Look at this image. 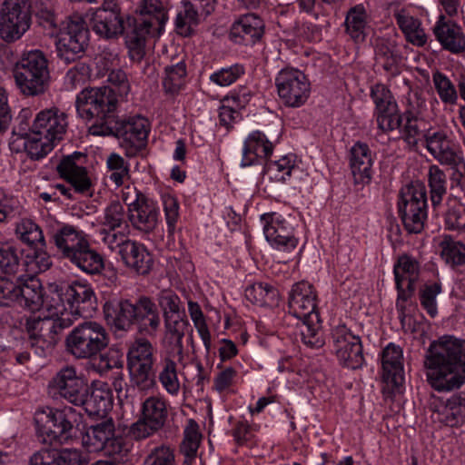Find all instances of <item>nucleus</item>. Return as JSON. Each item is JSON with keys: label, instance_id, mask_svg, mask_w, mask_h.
I'll return each mask as SVG.
<instances>
[{"label": "nucleus", "instance_id": "nucleus-1", "mask_svg": "<svg viewBox=\"0 0 465 465\" xmlns=\"http://www.w3.org/2000/svg\"><path fill=\"white\" fill-rule=\"evenodd\" d=\"M424 366L429 385L436 391L450 392L465 383L464 341L445 335L430 343Z\"/></svg>", "mask_w": 465, "mask_h": 465}, {"label": "nucleus", "instance_id": "nucleus-2", "mask_svg": "<svg viewBox=\"0 0 465 465\" xmlns=\"http://www.w3.org/2000/svg\"><path fill=\"white\" fill-rule=\"evenodd\" d=\"M137 12L136 17L128 18L125 44L130 58L139 62L144 55L146 37L161 35L167 15L159 0H140Z\"/></svg>", "mask_w": 465, "mask_h": 465}, {"label": "nucleus", "instance_id": "nucleus-3", "mask_svg": "<svg viewBox=\"0 0 465 465\" xmlns=\"http://www.w3.org/2000/svg\"><path fill=\"white\" fill-rule=\"evenodd\" d=\"M117 106V94L110 86L84 88L75 100L77 114L90 123L89 132L93 135H102L100 131L111 124Z\"/></svg>", "mask_w": 465, "mask_h": 465}, {"label": "nucleus", "instance_id": "nucleus-4", "mask_svg": "<svg viewBox=\"0 0 465 465\" xmlns=\"http://www.w3.org/2000/svg\"><path fill=\"white\" fill-rule=\"evenodd\" d=\"M53 241L64 258L87 274H97L104 269V259L91 248L82 232L64 226L53 235Z\"/></svg>", "mask_w": 465, "mask_h": 465}, {"label": "nucleus", "instance_id": "nucleus-5", "mask_svg": "<svg viewBox=\"0 0 465 465\" xmlns=\"http://www.w3.org/2000/svg\"><path fill=\"white\" fill-rule=\"evenodd\" d=\"M13 74L17 88L25 96L41 95L49 87L48 60L40 50L24 53L15 63Z\"/></svg>", "mask_w": 465, "mask_h": 465}, {"label": "nucleus", "instance_id": "nucleus-6", "mask_svg": "<svg viewBox=\"0 0 465 465\" xmlns=\"http://www.w3.org/2000/svg\"><path fill=\"white\" fill-rule=\"evenodd\" d=\"M151 130L149 120L141 114L114 118L109 126H104L101 136H114L126 157L136 156L146 145Z\"/></svg>", "mask_w": 465, "mask_h": 465}, {"label": "nucleus", "instance_id": "nucleus-7", "mask_svg": "<svg viewBox=\"0 0 465 465\" xmlns=\"http://www.w3.org/2000/svg\"><path fill=\"white\" fill-rule=\"evenodd\" d=\"M50 302L56 307L62 306L63 314L72 320V324L80 316L89 315L95 308L96 297L92 286L87 282L74 281L51 286Z\"/></svg>", "mask_w": 465, "mask_h": 465}, {"label": "nucleus", "instance_id": "nucleus-8", "mask_svg": "<svg viewBox=\"0 0 465 465\" xmlns=\"http://www.w3.org/2000/svg\"><path fill=\"white\" fill-rule=\"evenodd\" d=\"M110 343V334L104 324L85 321L75 326L65 339L66 351L75 359H93Z\"/></svg>", "mask_w": 465, "mask_h": 465}, {"label": "nucleus", "instance_id": "nucleus-9", "mask_svg": "<svg viewBox=\"0 0 465 465\" xmlns=\"http://www.w3.org/2000/svg\"><path fill=\"white\" fill-rule=\"evenodd\" d=\"M32 111L29 108L21 110L17 116L18 124L14 127L10 140L12 152L25 153L28 158L38 161L45 158L55 146V143L43 134H35L30 126Z\"/></svg>", "mask_w": 465, "mask_h": 465}, {"label": "nucleus", "instance_id": "nucleus-10", "mask_svg": "<svg viewBox=\"0 0 465 465\" xmlns=\"http://www.w3.org/2000/svg\"><path fill=\"white\" fill-rule=\"evenodd\" d=\"M158 302L164 318L166 338L173 347V357L180 361L183 351V339L188 325L181 299L172 291H163L159 295Z\"/></svg>", "mask_w": 465, "mask_h": 465}, {"label": "nucleus", "instance_id": "nucleus-11", "mask_svg": "<svg viewBox=\"0 0 465 465\" xmlns=\"http://www.w3.org/2000/svg\"><path fill=\"white\" fill-rule=\"evenodd\" d=\"M403 226L409 233H419L427 219V193L425 186L415 183L403 187L398 202Z\"/></svg>", "mask_w": 465, "mask_h": 465}, {"label": "nucleus", "instance_id": "nucleus-12", "mask_svg": "<svg viewBox=\"0 0 465 465\" xmlns=\"http://www.w3.org/2000/svg\"><path fill=\"white\" fill-rule=\"evenodd\" d=\"M155 349L144 339H137L129 348L127 360L132 383L141 391L154 387L155 372L153 371Z\"/></svg>", "mask_w": 465, "mask_h": 465}, {"label": "nucleus", "instance_id": "nucleus-13", "mask_svg": "<svg viewBox=\"0 0 465 465\" xmlns=\"http://www.w3.org/2000/svg\"><path fill=\"white\" fill-rule=\"evenodd\" d=\"M31 11L28 0H5L0 11V36L12 43L29 29Z\"/></svg>", "mask_w": 465, "mask_h": 465}, {"label": "nucleus", "instance_id": "nucleus-14", "mask_svg": "<svg viewBox=\"0 0 465 465\" xmlns=\"http://www.w3.org/2000/svg\"><path fill=\"white\" fill-rule=\"evenodd\" d=\"M88 41L89 30L86 21L81 16L74 15L60 31L56 42L57 54L67 64L74 62L84 53Z\"/></svg>", "mask_w": 465, "mask_h": 465}, {"label": "nucleus", "instance_id": "nucleus-15", "mask_svg": "<svg viewBox=\"0 0 465 465\" xmlns=\"http://www.w3.org/2000/svg\"><path fill=\"white\" fill-rule=\"evenodd\" d=\"M275 84L281 101L288 107L296 108L303 105L311 94L310 81L298 69L281 70L275 78Z\"/></svg>", "mask_w": 465, "mask_h": 465}, {"label": "nucleus", "instance_id": "nucleus-16", "mask_svg": "<svg viewBox=\"0 0 465 465\" xmlns=\"http://www.w3.org/2000/svg\"><path fill=\"white\" fill-rule=\"evenodd\" d=\"M49 393L76 405L88 390V381L74 366L59 370L48 383Z\"/></svg>", "mask_w": 465, "mask_h": 465}, {"label": "nucleus", "instance_id": "nucleus-17", "mask_svg": "<svg viewBox=\"0 0 465 465\" xmlns=\"http://www.w3.org/2000/svg\"><path fill=\"white\" fill-rule=\"evenodd\" d=\"M77 420V413L73 407L65 406L62 409L43 411L36 417V422L41 425L40 430L45 434L48 440L63 442L69 438V434Z\"/></svg>", "mask_w": 465, "mask_h": 465}, {"label": "nucleus", "instance_id": "nucleus-18", "mask_svg": "<svg viewBox=\"0 0 465 465\" xmlns=\"http://www.w3.org/2000/svg\"><path fill=\"white\" fill-rule=\"evenodd\" d=\"M333 350L339 363L348 369L357 370L364 364L361 338L345 325H338L331 331Z\"/></svg>", "mask_w": 465, "mask_h": 465}, {"label": "nucleus", "instance_id": "nucleus-19", "mask_svg": "<svg viewBox=\"0 0 465 465\" xmlns=\"http://www.w3.org/2000/svg\"><path fill=\"white\" fill-rule=\"evenodd\" d=\"M263 233L270 245L280 252H291L296 249L299 240L294 235L291 223L282 214L268 213L261 216Z\"/></svg>", "mask_w": 465, "mask_h": 465}, {"label": "nucleus", "instance_id": "nucleus-20", "mask_svg": "<svg viewBox=\"0 0 465 465\" xmlns=\"http://www.w3.org/2000/svg\"><path fill=\"white\" fill-rule=\"evenodd\" d=\"M370 95L375 104L374 116L378 128L382 133L398 129L401 116L398 114V105L391 90L378 83L371 86Z\"/></svg>", "mask_w": 465, "mask_h": 465}, {"label": "nucleus", "instance_id": "nucleus-21", "mask_svg": "<svg viewBox=\"0 0 465 465\" xmlns=\"http://www.w3.org/2000/svg\"><path fill=\"white\" fill-rule=\"evenodd\" d=\"M64 309L53 302H46V314L43 317L33 316L26 321V330L29 336H41L47 339H58L57 334L72 326V320L67 314H63Z\"/></svg>", "mask_w": 465, "mask_h": 465}, {"label": "nucleus", "instance_id": "nucleus-22", "mask_svg": "<svg viewBox=\"0 0 465 465\" xmlns=\"http://www.w3.org/2000/svg\"><path fill=\"white\" fill-rule=\"evenodd\" d=\"M83 447L88 452L104 451L114 455L122 451V440L114 436V424L112 420L102 421L86 429L82 437Z\"/></svg>", "mask_w": 465, "mask_h": 465}, {"label": "nucleus", "instance_id": "nucleus-23", "mask_svg": "<svg viewBox=\"0 0 465 465\" xmlns=\"http://www.w3.org/2000/svg\"><path fill=\"white\" fill-rule=\"evenodd\" d=\"M30 126L35 134H43L57 143L66 134L68 116L57 107L46 108L38 112L34 119L30 120Z\"/></svg>", "mask_w": 465, "mask_h": 465}, {"label": "nucleus", "instance_id": "nucleus-24", "mask_svg": "<svg viewBox=\"0 0 465 465\" xmlns=\"http://www.w3.org/2000/svg\"><path fill=\"white\" fill-rule=\"evenodd\" d=\"M423 145L430 155L441 164L457 165L462 162L460 153L448 133L442 129H429L423 135Z\"/></svg>", "mask_w": 465, "mask_h": 465}, {"label": "nucleus", "instance_id": "nucleus-25", "mask_svg": "<svg viewBox=\"0 0 465 465\" xmlns=\"http://www.w3.org/2000/svg\"><path fill=\"white\" fill-rule=\"evenodd\" d=\"M431 419L445 426L459 427L465 422V402L458 396H451L443 400L440 397H431L430 402Z\"/></svg>", "mask_w": 465, "mask_h": 465}, {"label": "nucleus", "instance_id": "nucleus-26", "mask_svg": "<svg viewBox=\"0 0 465 465\" xmlns=\"http://www.w3.org/2000/svg\"><path fill=\"white\" fill-rule=\"evenodd\" d=\"M288 308L298 320L308 319L317 311V293L314 287L308 282H299L292 285L288 301Z\"/></svg>", "mask_w": 465, "mask_h": 465}, {"label": "nucleus", "instance_id": "nucleus-27", "mask_svg": "<svg viewBox=\"0 0 465 465\" xmlns=\"http://www.w3.org/2000/svg\"><path fill=\"white\" fill-rule=\"evenodd\" d=\"M128 205V218L134 228L143 232H151L156 228L159 217L156 203L137 194L136 199Z\"/></svg>", "mask_w": 465, "mask_h": 465}, {"label": "nucleus", "instance_id": "nucleus-28", "mask_svg": "<svg viewBox=\"0 0 465 465\" xmlns=\"http://www.w3.org/2000/svg\"><path fill=\"white\" fill-rule=\"evenodd\" d=\"M85 17L93 31L106 39L115 37L124 30V20L117 9L99 8L87 13Z\"/></svg>", "mask_w": 465, "mask_h": 465}, {"label": "nucleus", "instance_id": "nucleus-29", "mask_svg": "<svg viewBox=\"0 0 465 465\" xmlns=\"http://www.w3.org/2000/svg\"><path fill=\"white\" fill-rule=\"evenodd\" d=\"M83 157L84 155L81 153H74L64 157L57 165V171L61 177L70 183L74 192L80 193H88L92 186V182L85 167L77 163V161Z\"/></svg>", "mask_w": 465, "mask_h": 465}, {"label": "nucleus", "instance_id": "nucleus-30", "mask_svg": "<svg viewBox=\"0 0 465 465\" xmlns=\"http://www.w3.org/2000/svg\"><path fill=\"white\" fill-rule=\"evenodd\" d=\"M76 403L90 417H104L112 408V394L105 383L88 385V390Z\"/></svg>", "mask_w": 465, "mask_h": 465}, {"label": "nucleus", "instance_id": "nucleus-31", "mask_svg": "<svg viewBox=\"0 0 465 465\" xmlns=\"http://www.w3.org/2000/svg\"><path fill=\"white\" fill-rule=\"evenodd\" d=\"M350 168L357 184H368L372 176L373 153L369 145L355 143L350 149Z\"/></svg>", "mask_w": 465, "mask_h": 465}, {"label": "nucleus", "instance_id": "nucleus-32", "mask_svg": "<svg viewBox=\"0 0 465 465\" xmlns=\"http://www.w3.org/2000/svg\"><path fill=\"white\" fill-rule=\"evenodd\" d=\"M433 34L443 49L452 54L465 52V35L455 22L440 15L433 27Z\"/></svg>", "mask_w": 465, "mask_h": 465}, {"label": "nucleus", "instance_id": "nucleus-33", "mask_svg": "<svg viewBox=\"0 0 465 465\" xmlns=\"http://www.w3.org/2000/svg\"><path fill=\"white\" fill-rule=\"evenodd\" d=\"M382 380L391 386L399 388L404 383L403 354L401 347L390 343L382 351Z\"/></svg>", "mask_w": 465, "mask_h": 465}, {"label": "nucleus", "instance_id": "nucleus-34", "mask_svg": "<svg viewBox=\"0 0 465 465\" xmlns=\"http://www.w3.org/2000/svg\"><path fill=\"white\" fill-rule=\"evenodd\" d=\"M137 302L129 300L113 299L104 302V313L106 321L118 330H129L134 324Z\"/></svg>", "mask_w": 465, "mask_h": 465}, {"label": "nucleus", "instance_id": "nucleus-35", "mask_svg": "<svg viewBox=\"0 0 465 465\" xmlns=\"http://www.w3.org/2000/svg\"><path fill=\"white\" fill-rule=\"evenodd\" d=\"M274 150V143L262 132L252 131L246 137L242 148V166L254 164L258 159H269Z\"/></svg>", "mask_w": 465, "mask_h": 465}, {"label": "nucleus", "instance_id": "nucleus-36", "mask_svg": "<svg viewBox=\"0 0 465 465\" xmlns=\"http://www.w3.org/2000/svg\"><path fill=\"white\" fill-rule=\"evenodd\" d=\"M51 292V289L49 290ZM16 300L21 306L27 308L31 312L39 310L42 306L46 307V302H50L51 293L44 299L41 282L35 277H28L19 284H15Z\"/></svg>", "mask_w": 465, "mask_h": 465}, {"label": "nucleus", "instance_id": "nucleus-37", "mask_svg": "<svg viewBox=\"0 0 465 465\" xmlns=\"http://www.w3.org/2000/svg\"><path fill=\"white\" fill-rule=\"evenodd\" d=\"M86 456L76 449H64L61 452L43 449L30 459V465H85Z\"/></svg>", "mask_w": 465, "mask_h": 465}, {"label": "nucleus", "instance_id": "nucleus-38", "mask_svg": "<svg viewBox=\"0 0 465 465\" xmlns=\"http://www.w3.org/2000/svg\"><path fill=\"white\" fill-rule=\"evenodd\" d=\"M134 324L138 331L143 335L154 337L161 324L157 305L148 297H141L137 301Z\"/></svg>", "mask_w": 465, "mask_h": 465}, {"label": "nucleus", "instance_id": "nucleus-39", "mask_svg": "<svg viewBox=\"0 0 465 465\" xmlns=\"http://www.w3.org/2000/svg\"><path fill=\"white\" fill-rule=\"evenodd\" d=\"M124 263L138 274H147L153 265V259L145 246L130 240L125 243L120 254Z\"/></svg>", "mask_w": 465, "mask_h": 465}, {"label": "nucleus", "instance_id": "nucleus-40", "mask_svg": "<svg viewBox=\"0 0 465 465\" xmlns=\"http://www.w3.org/2000/svg\"><path fill=\"white\" fill-rule=\"evenodd\" d=\"M263 22L254 14H247L232 25L230 36L235 43H255L263 34Z\"/></svg>", "mask_w": 465, "mask_h": 465}, {"label": "nucleus", "instance_id": "nucleus-41", "mask_svg": "<svg viewBox=\"0 0 465 465\" xmlns=\"http://www.w3.org/2000/svg\"><path fill=\"white\" fill-rule=\"evenodd\" d=\"M394 17L408 42L416 46H423L427 43V35L418 18L412 16L405 9L396 12Z\"/></svg>", "mask_w": 465, "mask_h": 465}, {"label": "nucleus", "instance_id": "nucleus-42", "mask_svg": "<svg viewBox=\"0 0 465 465\" xmlns=\"http://www.w3.org/2000/svg\"><path fill=\"white\" fill-rule=\"evenodd\" d=\"M374 52L376 63L386 72L391 74L398 72L401 57L395 41L383 37L376 39Z\"/></svg>", "mask_w": 465, "mask_h": 465}, {"label": "nucleus", "instance_id": "nucleus-43", "mask_svg": "<svg viewBox=\"0 0 465 465\" xmlns=\"http://www.w3.org/2000/svg\"><path fill=\"white\" fill-rule=\"evenodd\" d=\"M439 252L443 262L452 269L465 264V243L451 235H443L439 242Z\"/></svg>", "mask_w": 465, "mask_h": 465}, {"label": "nucleus", "instance_id": "nucleus-44", "mask_svg": "<svg viewBox=\"0 0 465 465\" xmlns=\"http://www.w3.org/2000/svg\"><path fill=\"white\" fill-rule=\"evenodd\" d=\"M202 437L199 424L193 419H189L180 444V451L184 456V463L190 465L196 460Z\"/></svg>", "mask_w": 465, "mask_h": 465}, {"label": "nucleus", "instance_id": "nucleus-45", "mask_svg": "<svg viewBox=\"0 0 465 465\" xmlns=\"http://www.w3.org/2000/svg\"><path fill=\"white\" fill-rule=\"evenodd\" d=\"M344 25L346 33L355 42L364 41L367 35L368 15L363 5H356L349 9Z\"/></svg>", "mask_w": 465, "mask_h": 465}, {"label": "nucleus", "instance_id": "nucleus-46", "mask_svg": "<svg viewBox=\"0 0 465 465\" xmlns=\"http://www.w3.org/2000/svg\"><path fill=\"white\" fill-rule=\"evenodd\" d=\"M298 328L302 342L308 347L319 349L324 345L319 314H312L311 318L300 320Z\"/></svg>", "mask_w": 465, "mask_h": 465}, {"label": "nucleus", "instance_id": "nucleus-47", "mask_svg": "<svg viewBox=\"0 0 465 465\" xmlns=\"http://www.w3.org/2000/svg\"><path fill=\"white\" fill-rule=\"evenodd\" d=\"M427 177L431 204L436 208L440 205L443 197L447 193V177L445 173L436 164L429 167Z\"/></svg>", "mask_w": 465, "mask_h": 465}, {"label": "nucleus", "instance_id": "nucleus-48", "mask_svg": "<svg viewBox=\"0 0 465 465\" xmlns=\"http://www.w3.org/2000/svg\"><path fill=\"white\" fill-rule=\"evenodd\" d=\"M393 272L395 282L415 284L420 276V263L414 257L403 254L398 258Z\"/></svg>", "mask_w": 465, "mask_h": 465}, {"label": "nucleus", "instance_id": "nucleus-49", "mask_svg": "<svg viewBox=\"0 0 465 465\" xmlns=\"http://www.w3.org/2000/svg\"><path fill=\"white\" fill-rule=\"evenodd\" d=\"M127 214L123 203L114 200L110 202L103 211L100 217L102 229L117 230L123 226L127 227Z\"/></svg>", "mask_w": 465, "mask_h": 465}, {"label": "nucleus", "instance_id": "nucleus-50", "mask_svg": "<svg viewBox=\"0 0 465 465\" xmlns=\"http://www.w3.org/2000/svg\"><path fill=\"white\" fill-rule=\"evenodd\" d=\"M167 415L166 401L160 396L148 397L142 404V417L157 426L163 427Z\"/></svg>", "mask_w": 465, "mask_h": 465}, {"label": "nucleus", "instance_id": "nucleus-51", "mask_svg": "<svg viewBox=\"0 0 465 465\" xmlns=\"http://www.w3.org/2000/svg\"><path fill=\"white\" fill-rule=\"evenodd\" d=\"M15 235L27 245L45 246V241L41 228L31 219H21L16 223Z\"/></svg>", "mask_w": 465, "mask_h": 465}, {"label": "nucleus", "instance_id": "nucleus-52", "mask_svg": "<svg viewBox=\"0 0 465 465\" xmlns=\"http://www.w3.org/2000/svg\"><path fill=\"white\" fill-rule=\"evenodd\" d=\"M108 177L116 187L122 186L130 180V163L116 153H111L106 159Z\"/></svg>", "mask_w": 465, "mask_h": 465}, {"label": "nucleus", "instance_id": "nucleus-53", "mask_svg": "<svg viewBox=\"0 0 465 465\" xmlns=\"http://www.w3.org/2000/svg\"><path fill=\"white\" fill-rule=\"evenodd\" d=\"M186 66L183 62L166 66L163 86L166 94H176L184 86L186 81Z\"/></svg>", "mask_w": 465, "mask_h": 465}, {"label": "nucleus", "instance_id": "nucleus-54", "mask_svg": "<svg viewBox=\"0 0 465 465\" xmlns=\"http://www.w3.org/2000/svg\"><path fill=\"white\" fill-rule=\"evenodd\" d=\"M199 15L196 7L190 2L183 3V10L176 16V32L183 36L191 35L199 25Z\"/></svg>", "mask_w": 465, "mask_h": 465}, {"label": "nucleus", "instance_id": "nucleus-55", "mask_svg": "<svg viewBox=\"0 0 465 465\" xmlns=\"http://www.w3.org/2000/svg\"><path fill=\"white\" fill-rule=\"evenodd\" d=\"M244 295L252 303L263 306L274 302L277 291L267 282H255L245 289Z\"/></svg>", "mask_w": 465, "mask_h": 465}, {"label": "nucleus", "instance_id": "nucleus-56", "mask_svg": "<svg viewBox=\"0 0 465 465\" xmlns=\"http://www.w3.org/2000/svg\"><path fill=\"white\" fill-rule=\"evenodd\" d=\"M412 113H404L403 118L405 124L401 130L402 139L407 143L410 148L414 149L420 141L423 143L424 133L421 129L422 121L413 116Z\"/></svg>", "mask_w": 465, "mask_h": 465}, {"label": "nucleus", "instance_id": "nucleus-57", "mask_svg": "<svg viewBox=\"0 0 465 465\" xmlns=\"http://www.w3.org/2000/svg\"><path fill=\"white\" fill-rule=\"evenodd\" d=\"M441 292L442 286L440 282L425 283L420 290V305L431 318L438 315L437 296Z\"/></svg>", "mask_w": 465, "mask_h": 465}, {"label": "nucleus", "instance_id": "nucleus-58", "mask_svg": "<svg viewBox=\"0 0 465 465\" xmlns=\"http://www.w3.org/2000/svg\"><path fill=\"white\" fill-rule=\"evenodd\" d=\"M434 88L442 103L454 104L458 100V93L450 79L437 71L432 74Z\"/></svg>", "mask_w": 465, "mask_h": 465}, {"label": "nucleus", "instance_id": "nucleus-59", "mask_svg": "<svg viewBox=\"0 0 465 465\" xmlns=\"http://www.w3.org/2000/svg\"><path fill=\"white\" fill-rule=\"evenodd\" d=\"M161 202L165 215L167 231L172 235L175 232L176 224L180 218L179 202L173 193L167 191L161 193Z\"/></svg>", "mask_w": 465, "mask_h": 465}, {"label": "nucleus", "instance_id": "nucleus-60", "mask_svg": "<svg viewBox=\"0 0 465 465\" xmlns=\"http://www.w3.org/2000/svg\"><path fill=\"white\" fill-rule=\"evenodd\" d=\"M159 381L165 391L176 395L180 391V382L177 377L176 364L173 360L166 359L159 373Z\"/></svg>", "mask_w": 465, "mask_h": 465}, {"label": "nucleus", "instance_id": "nucleus-61", "mask_svg": "<svg viewBox=\"0 0 465 465\" xmlns=\"http://www.w3.org/2000/svg\"><path fill=\"white\" fill-rule=\"evenodd\" d=\"M245 73L242 64H235L221 68L210 75V81L219 86H229L235 83Z\"/></svg>", "mask_w": 465, "mask_h": 465}, {"label": "nucleus", "instance_id": "nucleus-62", "mask_svg": "<svg viewBox=\"0 0 465 465\" xmlns=\"http://www.w3.org/2000/svg\"><path fill=\"white\" fill-rule=\"evenodd\" d=\"M19 267V258L15 247L0 241V272L14 274Z\"/></svg>", "mask_w": 465, "mask_h": 465}, {"label": "nucleus", "instance_id": "nucleus-63", "mask_svg": "<svg viewBox=\"0 0 465 465\" xmlns=\"http://www.w3.org/2000/svg\"><path fill=\"white\" fill-rule=\"evenodd\" d=\"M96 75L104 77L114 68L119 67L120 58L117 53L105 49L94 58Z\"/></svg>", "mask_w": 465, "mask_h": 465}, {"label": "nucleus", "instance_id": "nucleus-64", "mask_svg": "<svg viewBox=\"0 0 465 465\" xmlns=\"http://www.w3.org/2000/svg\"><path fill=\"white\" fill-rule=\"evenodd\" d=\"M295 168V157L292 154L284 155L277 161L270 162L268 169L273 173L275 179L279 181H286Z\"/></svg>", "mask_w": 465, "mask_h": 465}]
</instances>
